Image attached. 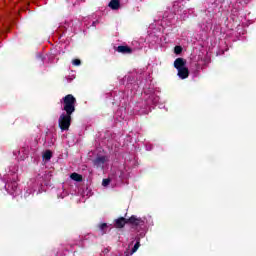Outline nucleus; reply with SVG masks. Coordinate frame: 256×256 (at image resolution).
<instances>
[{
  "instance_id": "6e6552de",
  "label": "nucleus",
  "mask_w": 256,
  "mask_h": 256,
  "mask_svg": "<svg viewBox=\"0 0 256 256\" xmlns=\"http://www.w3.org/2000/svg\"><path fill=\"white\" fill-rule=\"evenodd\" d=\"M108 7H110V9H112V11H117L121 7V1H119V0H111L109 2V4H108Z\"/></svg>"
},
{
  "instance_id": "a211bd4d",
  "label": "nucleus",
  "mask_w": 256,
  "mask_h": 256,
  "mask_svg": "<svg viewBox=\"0 0 256 256\" xmlns=\"http://www.w3.org/2000/svg\"><path fill=\"white\" fill-rule=\"evenodd\" d=\"M125 256H129V251L124 252Z\"/></svg>"
},
{
  "instance_id": "f8f14e48",
  "label": "nucleus",
  "mask_w": 256,
  "mask_h": 256,
  "mask_svg": "<svg viewBox=\"0 0 256 256\" xmlns=\"http://www.w3.org/2000/svg\"><path fill=\"white\" fill-rule=\"evenodd\" d=\"M51 157H53V152L46 150L43 154V159H45V161H51Z\"/></svg>"
},
{
  "instance_id": "39448f33",
  "label": "nucleus",
  "mask_w": 256,
  "mask_h": 256,
  "mask_svg": "<svg viewBox=\"0 0 256 256\" xmlns=\"http://www.w3.org/2000/svg\"><path fill=\"white\" fill-rule=\"evenodd\" d=\"M125 225H129L128 219L125 217H120L114 221V227L116 229H123Z\"/></svg>"
},
{
  "instance_id": "9b49d317",
  "label": "nucleus",
  "mask_w": 256,
  "mask_h": 256,
  "mask_svg": "<svg viewBox=\"0 0 256 256\" xmlns=\"http://www.w3.org/2000/svg\"><path fill=\"white\" fill-rule=\"evenodd\" d=\"M139 247H141V241L140 239L138 238L134 247L132 248L131 252H130V255H133V253H137Z\"/></svg>"
},
{
  "instance_id": "7ed1b4c3",
  "label": "nucleus",
  "mask_w": 256,
  "mask_h": 256,
  "mask_svg": "<svg viewBox=\"0 0 256 256\" xmlns=\"http://www.w3.org/2000/svg\"><path fill=\"white\" fill-rule=\"evenodd\" d=\"M72 115L69 112H63L58 119V127H60L61 131H69V127H71Z\"/></svg>"
},
{
  "instance_id": "f03ea898",
  "label": "nucleus",
  "mask_w": 256,
  "mask_h": 256,
  "mask_svg": "<svg viewBox=\"0 0 256 256\" xmlns=\"http://www.w3.org/2000/svg\"><path fill=\"white\" fill-rule=\"evenodd\" d=\"M174 68L177 69V75L180 79H187L189 77V68H187V60H185L184 58H177L174 61Z\"/></svg>"
},
{
  "instance_id": "1a4fd4ad",
  "label": "nucleus",
  "mask_w": 256,
  "mask_h": 256,
  "mask_svg": "<svg viewBox=\"0 0 256 256\" xmlns=\"http://www.w3.org/2000/svg\"><path fill=\"white\" fill-rule=\"evenodd\" d=\"M95 167H103L105 165V157L104 156H98L94 160Z\"/></svg>"
},
{
  "instance_id": "4468645a",
  "label": "nucleus",
  "mask_w": 256,
  "mask_h": 256,
  "mask_svg": "<svg viewBox=\"0 0 256 256\" xmlns=\"http://www.w3.org/2000/svg\"><path fill=\"white\" fill-rule=\"evenodd\" d=\"M174 53H175L176 55H181V53H183V47H181V46H175V47H174Z\"/></svg>"
},
{
  "instance_id": "f3484780",
  "label": "nucleus",
  "mask_w": 256,
  "mask_h": 256,
  "mask_svg": "<svg viewBox=\"0 0 256 256\" xmlns=\"http://www.w3.org/2000/svg\"><path fill=\"white\" fill-rule=\"evenodd\" d=\"M97 23H99V22L94 21V22L92 23L93 27H95V26L97 25Z\"/></svg>"
},
{
  "instance_id": "20e7f679",
  "label": "nucleus",
  "mask_w": 256,
  "mask_h": 256,
  "mask_svg": "<svg viewBox=\"0 0 256 256\" xmlns=\"http://www.w3.org/2000/svg\"><path fill=\"white\" fill-rule=\"evenodd\" d=\"M127 222L128 225H132L133 227H143V225H145V220H142L135 215H132L130 218H128Z\"/></svg>"
},
{
  "instance_id": "f257e3e1",
  "label": "nucleus",
  "mask_w": 256,
  "mask_h": 256,
  "mask_svg": "<svg viewBox=\"0 0 256 256\" xmlns=\"http://www.w3.org/2000/svg\"><path fill=\"white\" fill-rule=\"evenodd\" d=\"M60 103L62 105V111H65V113H70L73 115V113L76 111L75 105L77 104V98L73 96V94H67L64 96Z\"/></svg>"
},
{
  "instance_id": "2eb2a0df",
  "label": "nucleus",
  "mask_w": 256,
  "mask_h": 256,
  "mask_svg": "<svg viewBox=\"0 0 256 256\" xmlns=\"http://www.w3.org/2000/svg\"><path fill=\"white\" fill-rule=\"evenodd\" d=\"M110 183H111V179H109V178L103 179V181H102L103 187L109 186Z\"/></svg>"
},
{
  "instance_id": "423d86ee",
  "label": "nucleus",
  "mask_w": 256,
  "mask_h": 256,
  "mask_svg": "<svg viewBox=\"0 0 256 256\" xmlns=\"http://www.w3.org/2000/svg\"><path fill=\"white\" fill-rule=\"evenodd\" d=\"M19 185L17 184V181L15 180H12L11 182H8L6 184V188H7V191L13 195V193H16L17 192V189H18Z\"/></svg>"
},
{
  "instance_id": "ddd939ff",
  "label": "nucleus",
  "mask_w": 256,
  "mask_h": 256,
  "mask_svg": "<svg viewBox=\"0 0 256 256\" xmlns=\"http://www.w3.org/2000/svg\"><path fill=\"white\" fill-rule=\"evenodd\" d=\"M98 227L101 231V235H105V233H107V223H102Z\"/></svg>"
},
{
  "instance_id": "0eeeda50",
  "label": "nucleus",
  "mask_w": 256,
  "mask_h": 256,
  "mask_svg": "<svg viewBox=\"0 0 256 256\" xmlns=\"http://www.w3.org/2000/svg\"><path fill=\"white\" fill-rule=\"evenodd\" d=\"M117 51L123 55H131V53H133V49L129 46H118Z\"/></svg>"
},
{
  "instance_id": "9d476101",
  "label": "nucleus",
  "mask_w": 256,
  "mask_h": 256,
  "mask_svg": "<svg viewBox=\"0 0 256 256\" xmlns=\"http://www.w3.org/2000/svg\"><path fill=\"white\" fill-rule=\"evenodd\" d=\"M70 178L72 179V181H77V183H81V181H83V176L79 173H72L70 175Z\"/></svg>"
},
{
  "instance_id": "dca6fc26",
  "label": "nucleus",
  "mask_w": 256,
  "mask_h": 256,
  "mask_svg": "<svg viewBox=\"0 0 256 256\" xmlns=\"http://www.w3.org/2000/svg\"><path fill=\"white\" fill-rule=\"evenodd\" d=\"M72 63H73V65H75V66L78 67L79 65H81V60H79V59H74Z\"/></svg>"
}]
</instances>
